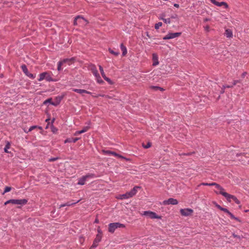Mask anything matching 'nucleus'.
<instances>
[{
	"label": "nucleus",
	"instance_id": "nucleus-1",
	"mask_svg": "<svg viewBox=\"0 0 249 249\" xmlns=\"http://www.w3.org/2000/svg\"><path fill=\"white\" fill-rule=\"evenodd\" d=\"M90 70L91 71L92 73L94 75V76L96 78V80L99 84H103L104 81L101 78L100 74L98 72V70L96 69V67L95 65H91L90 67Z\"/></svg>",
	"mask_w": 249,
	"mask_h": 249
},
{
	"label": "nucleus",
	"instance_id": "nucleus-2",
	"mask_svg": "<svg viewBox=\"0 0 249 249\" xmlns=\"http://www.w3.org/2000/svg\"><path fill=\"white\" fill-rule=\"evenodd\" d=\"M28 202L27 199H10L4 203V205H6L8 204L11 203L12 204L24 205L26 204Z\"/></svg>",
	"mask_w": 249,
	"mask_h": 249
},
{
	"label": "nucleus",
	"instance_id": "nucleus-3",
	"mask_svg": "<svg viewBox=\"0 0 249 249\" xmlns=\"http://www.w3.org/2000/svg\"><path fill=\"white\" fill-rule=\"evenodd\" d=\"M125 225L120 223H110L108 225V231L111 233H113L115 230L119 228H124Z\"/></svg>",
	"mask_w": 249,
	"mask_h": 249
},
{
	"label": "nucleus",
	"instance_id": "nucleus-4",
	"mask_svg": "<svg viewBox=\"0 0 249 249\" xmlns=\"http://www.w3.org/2000/svg\"><path fill=\"white\" fill-rule=\"evenodd\" d=\"M44 79L46 80L47 81H52L53 80L51 76V72H44L40 73L38 80L39 81H41Z\"/></svg>",
	"mask_w": 249,
	"mask_h": 249
},
{
	"label": "nucleus",
	"instance_id": "nucleus-5",
	"mask_svg": "<svg viewBox=\"0 0 249 249\" xmlns=\"http://www.w3.org/2000/svg\"><path fill=\"white\" fill-rule=\"evenodd\" d=\"M95 177V176L93 174H88L86 176H83L82 178H80L78 180V184L79 185H84L85 184V182L89 178H92Z\"/></svg>",
	"mask_w": 249,
	"mask_h": 249
},
{
	"label": "nucleus",
	"instance_id": "nucleus-6",
	"mask_svg": "<svg viewBox=\"0 0 249 249\" xmlns=\"http://www.w3.org/2000/svg\"><path fill=\"white\" fill-rule=\"evenodd\" d=\"M180 35L181 33H169L163 37V39L164 40L173 39L176 37H178Z\"/></svg>",
	"mask_w": 249,
	"mask_h": 249
},
{
	"label": "nucleus",
	"instance_id": "nucleus-7",
	"mask_svg": "<svg viewBox=\"0 0 249 249\" xmlns=\"http://www.w3.org/2000/svg\"><path fill=\"white\" fill-rule=\"evenodd\" d=\"M224 195L225 197L226 198L228 201L231 202V200H233L237 204H239L240 203V201L235 196L231 195L228 193H225Z\"/></svg>",
	"mask_w": 249,
	"mask_h": 249
},
{
	"label": "nucleus",
	"instance_id": "nucleus-8",
	"mask_svg": "<svg viewBox=\"0 0 249 249\" xmlns=\"http://www.w3.org/2000/svg\"><path fill=\"white\" fill-rule=\"evenodd\" d=\"M180 213L181 215L188 216L192 214L193 210L190 208L181 209L180 210Z\"/></svg>",
	"mask_w": 249,
	"mask_h": 249
},
{
	"label": "nucleus",
	"instance_id": "nucleus-9",
	"mask_svg": "<svg viewBox=\"0 0 249 249\" xmlns=\"http://www.w3.org/2000/svg\"><path fill=\"white\" fill-rule=\"evenodd\" d=\"M143 215H146L151 219H160V216L157 215L155 213L151 211H144Z\"/></svg>",
	"mask_w": 249,
	"mask_h": 249
},
{
	"label": "nucleus",
	"instance_id": "nucleus-10",
	"mask_svg": "<svg viewBox=\"0 0 249 249\" xmlns=\"http://www.w3.org/2000/svg\"><path fill=\"white\" fill-rule=\"evenodd\" d=\"M178 204V201L176 199L173 198H170L167 200H165L162 202V204L164 205H177Z\"/></svg>",
	"mask_w": 249,
	"mask_h": 249
},
{
	"label": "nucleus",
	"instance_id": "nucleus-11",
	"mask_svg": "<svg viewBox=\"0 0 249 249\" xmlns=\"http://www.w3.org/2000/svg\"><path fill=\"white\" fill-rule=\"evenodd\" d=\"M102 239V235L100 234H97L96 238L94 240L92 246L93 247H97L98 245V243L101 241Z\"/></svg>",
	"mask_w": 249,
	"mask_h": 249
},
{
	"label": "nucleus",
	"instance_id": "nucleus-12",
	"mask_svg": "<svg viewBox=\"0 0 249 249\" xmlns=\"http://www.w3.org/2000/svg\"><path fill=\"white\" fill-rule=\"evenodd\" d=\"M78 19H80L81 20H83L86 22V24L88 23V21L85 19L83 17L81 16H78L74 18V21H73V25L76 26L78 24Z\"/></svg>",
	"mask_w": 249,
	"mask_h": 249
},
{
	"label": "nucleus",
	"instance_id": "nucleus-13",
	"mask_svg": "<svg viewBox=\"0 0 249 249\" xmlns=\"http://www.w3.org/2000/svg\"><path fill=\"white\" fill-rule=\"evenodd\" d=\"M153 66H156L159 64L158 56L156 53L152 54Z\"/></svg>",
	"mask_w": 249,
	"mask_h": 249
},
{
	"label": "nucleus",
	"instance_id": "nucleus-14",
	"mask_svg": "<svg viewBox=\"0 0 249 249\" xmlns=\"http://www.w3.org/2000/svg\"><path fill=\"white\" fill-rule=\"evenodd\" d=\"M217 185L219 187V188H218V187H215L217 190L215 191V192L216 194H220L225 197L224 194L227 193L224 191V189L223 187H222L220 185L217 184Z\"/></svg>",
	"mask_w": 249,
	"mask_h": 249
},
{
	"label": "nucleus",
	"instance_id": "nucleus-15",
	"mask_svg": "<svg viewBox=\"0 0 249 249\" xmlns=\"http://www.w3.org/2000/svg\"><path fill=\"white\" fill-rule=\"evenodd\" d=\"M139 188H140L139 187L135 186L130 192H128L130 197H132L136 194Z\"/></svg>",
	"mask_w": 249,
	"mask_h": 249
},
{
	"label": "nucleus",
	"instance_id": "nucleus-16",
	"mask_svg": "<svg viewBox=\"0 0 249 249\" xmlns=\"http://www.w3.org/2000/svg\"><path fill=\"white\" fill-rule=\"evenodd\" d=\"M72 90L81 94L83 93L91 94V92L85 89H72Z\"/></svg>",
	"mask_w": 249,
	"mask_h": 249
},
{
	"label": "nucleus",
	"instance_id": "nucleus-17",
	"mask_svg": "<svg viewBox=\"0 0 249 249\" xmlns=\"http://www.w3.org/2000/svg\"><path fill=\"white\" fill-rule=\"evenodd\" d=\"M103 152L105 154H106L111 155L114 156L118 157V158H122V159H124V157H123V156H122L117 154L115 152H112V151H104V150Z\"/></svg>",
	"mask_w": 249,
	"mask_h": 249
},
{
	"label": "nucleus",
	"instance_id": "nucleus-18",
	"mask_svg": "<svg viewBox=\"0 0 249 249\" xmlns=\"http://www.w3.org/2000/svg\"><path fill=\"white\" fill-rule=\"evenodd\" d=\"M74 58L72 57L71 58H66L64 59L61 61L62 62V63L64 64L65 63H67L68 65H70L72 63L74 62Z\"/></svg>",
	"mask_w": 249,
	"mask_h": 249
},
{
	"label": "nucleus",
	"instance_id": "nucleus-19",
	"mask_svg": "<svg viewBox=\"0 0 249 249\" xmlns=\"http://www.w3.org/2000/svg\"><path fill=\"white\" fill-rule=\"evenodd\" d=\"M62 99V97H56L55 98V101L54 102H53L52 103H51V104L53 106H56L60 103Z\"/></svg>",
	"mask_w": 249,
	"mask_h": 249
},
{
	"label": "nucleus",
	"instance_id": "nucleus-20",
	"mask_svg": "<svg viewBox=\"0 0 249 249\" xmlns=\"http://www.w3.org/2000/svg\"><path fill=\"white\" fill-rule=\"evenodd\" d=\"M225 35L228 38H231L232 37V32L231 30L229 29L226 30Z\"/></svg>",
	"mask_w": 249,
	"mask_h": 249
},
{
	"label": "nucleus",
	"instance_id": "nucleus-21",
	"mask_svg": "<svg viewBox=\"0 0 249 249\" xmlns=\"http://www.w3.org/2000/svg\"><path fill=\"white\" fill-rule=\"evenodd\" d=\"M117 198L120 199H125L130 197L129 196L128 192H127L125 194L119 195V196Z\"/></svg>",
	"mask_w": 249,
	"mask_h": 249
},
{
	"label": "nucleus",
	"instance_id": "nucleus-22",
	"mask_svg": "<svg viewBox=\"0 0 249 249\" xmlns=\"http://www.w3.org/2000/svg\"><path fill=\"white\" fill-rule=\"evenodd\" d=\"M215 5H216L217 6H224L225 8H227L228 7V4L226 2H223V1L220 2L217 1Z\"/></svg>",
	"mask_w": 249,
	"mask_h": 249
},
{
	"label": "nucleus",
	"instance_id": "nucleus-23",
	"mask_svg": "<svg viewBox=\"0 0 249 249\" xmlns=\"http://www.w3.org/2000/svg\"><path fill=\"white\" fill-rule=\"evenodd\" d=\"M121 49L123 52L122 54L123 56L125 55L127 53V49L123 45V44H121Z\"/></svg>",
	"mask_w": 249,
	"mask_h": 249
},
{
	"label": "nucleus",
	"instance_id": "nucleus-24",
	"mask_svg": "<svg viewBox=\"0 0 249 249\" xmlns=\"http://www.w3.org/2000/svg\"><path fill=\"white\" fill-rule=\"evenodd\" d=\"M201 185H204V186H214L215 187H218L219 188V187L217 185V183L215 182H213L211 183H202Z\"/></svg>",
	"mask_w": 249,
	"mask_h": 249
},
{
	"label": "nucleus",
	"instance_id": "nucleus-25",
	"mask_svg": "<svg viewBox=\"0 0 249 249\" xmlns=\"http://www.w3.org/2000/svg\"><path fill=\"white\" fill-rule=\"evenodd\" d=\"M21 69L22 70V71L24 72V73L27 75H28V74L29 73L28 72V69H27V67L26 66V65H22L21 66Z\"/></svg>",
	"mask_w": 249,
	"mask_h": 249
},
{
	"label": "nucleus",
	"instance_id": "nucleus-26",
	"mask_svg": "<svg viewBox=\"0 0 249 249\" xmlns=\"http://www.w3.org/2000/svg\"><path fill=\"white\" fill-rule=\"evenodd\" d=\"M228 215L231 219H235L239 222H240V219L238 218L235 217L231 212L229 213Z\"/></svg>",
	"mask_w": 249,
	"mask_h": 249
},
{
	"label": "nucleus",
	"instance_id": "nucleus-27",
	"mask_svg": "<svg viewBox=\"0 0 249 249\" xmlns=\"http://www.w3.org/2000/svg\"><path fill=\"white\" fill-rule=\"evenodd\" d=\"M99 70H100V71L101 72V74L102 77H105L106 74H105V73L104 72V71L103 67L101 65H99Z\"/></svg>",
	"mask_w": 249,
	"mask_h": 249
},
{
	"label": "nucleus",
	"instance_id": "nucleus-28",
	"mask_svg": "<svg viewBox=\"0 0 249 249\" xmlns=\"http://www.w3.org/2000/svg\"><path fill=\"white\" fill-rule=\"evenodd\" d=\"M108 51L110 53H111V54H112L115 56H117L119 54V52H115L113 50H111V49H109Z\"/></svg>",
	"mask_w": 249,
	"mask_h": 249
},
{
	"label": "nucleus",
	"instance_id": "nucleus-29",
	"mask_svg": "<svg viewBox=\"0 0 249 249\" xmlns=\"http://www.w3.org/2000/svg\"><path fill=\"white\" fill-rule=\"evenodd\" d=\"M10 147V144L9 142H8L6 144V145H5V147L4 148V151L6 153H9V151H8V149H9Z\"/></svg>",
	"mask_w": 249,
	"mask_h": 249
},
{
	"label": "nucleus",
	"instance_id": "nucleus-30",
	"mask_svg": "<svg viewBox=\"0 0 249 249\" xmlns=\"http://www.w3.org/2000/svg\"><path fill=\"white\" fill-rule=\"evenodd\" d=\"M63 65L62 62L60 61L58 63V66H57V70L58 71H60L62 70L61 66Z\"/></svg>",
	"mask_w": 249,
	"mask_h": 249
},
{
	"label": "nucleus",
	"instance_id": "nucleus-31",
	"mask_svg": "<svg viewBox=\"0 0 249 249\" xmlns=\"http://www.w3.org/2000/svg\"><path fill=\"white\" fill-rule=\"evenodd\" d=\"M162 22H159L155 25V28L156 29H158L160 27L162 26Z\"/></svg>",
	"mask_w": 249,
	"mask_h": 249
},
{
	"label": "nucleus",
	"instance_id": "nucleus-32",
	"mask_svg": "<svg viewBox=\"0 0 249 249\" xmlns=\"http://www.w3.org/2000/svg\"><path fill=\"white\" fill-rule=\"evenodd\" d=\"M80 201V200L77 201V202H75V203H71L70 202H68L67 203H65V205H66V206H72V205H74L75 204L79 202Z\"/></svg>",
	"mask_w": 249,
	"mask_h": 249
},
{
	"label": "nucleus",
	"instance_id": "nucleus-33",
	"mask_svg": "<svg viewBox=\"0 0 249 249\" xmlns=\"http://www.w3.org/2000/svg\"><path fill=\"white\" fill-rule=\"evenodd\" d=\"M89 129V126H85L82 130H81V132L83 133L87 132Z\"/></svg>",
	"mask_w": 249,
	"mask_h": 249
},
{
	"label": "nucleus",
	"instance_id": "nucleus-34",
	"mask_svg": "<svg viewBox=\"0 0 249 249\" xmlns=\"http://www.w3.org/2000/svg\"><path fill=\"white\" fill-rule=\"evenodd\" d=\"M150 88L152 89H154L155 90H157V89H160V90H163L162 88H160L159 87H157V86H151L150 87Z\"/></svg>",
	"mask_w": 249,
	"mask_h": 249
},
{
	"label": "nucleus",
	"instance_id": "nucleus-35",
	"mask_svg": "<svg viewBox=\"0 0 249 249\" xmlns=\"http://www.w3.org/2000/svg\"><path fill=\"white\" fill-rule=\"evenodd\" d=\"M11 190V187H6L5 188L3 194L10 191Z\"/></svg>",
	"mask_w": 249,
	"mask_h": 249
},
{
	"label": "nucleus",
	"instance_id": "nucleus-36",
	"mask_svg": "<svg viewBox=\"0 0 249 249\" xmlns=\"http://www.w3.org/2000/svg\"><path fill=\"white\" fill-rule=\"evenodd\" d=\"M106 81H107L108 83L111 84L112 83V81L111 80L108 78V77H107L106 76H105V77H103Z\"/></svg>",
	"mask_w": 249,
	"mask_h": 249
},
{
	"label": "nucleus",
	"instance_id": "nucleus-37",
	"mask_svg": "<svg viewBox=\"0 0 249 249\" xmlns=\"http://www.w3.org/2000/svg\"><path fill=\"white\" fill-rule=\"evenodd\" d=\"M36 127L37 126L36 125L32 126L31 127H30V128L29 129L28 131H26L25 130V132L26 133H28L29 132H30L32 130H33V129H34L35 128H36Z\"/></svg>",
	"mask_w": 249,
	"mask_h": 249
},
{
	"label": "nucleus",
	"instance_id": "nucleus-38",
	"mask_svg": "<svg viewBox=\"0 0 249 249\" xmlns=\"http://www.w3.org/2000/svg\"><path fill=\"white\" fill-rule=\"evenodd\" d=\"M162 19L166 23H170L171 21L170 18H162Z\"/></svg>",
	"mask_w": 249,
	"mask_h": 249
},
{
	"label": "nucleus",
	"instance_id": "nucleus-39",
	"mask_svg": "<svg viewBox=\"0 0 249 249\" xmlns=\"http://www.w3.org/2000/svg\"><path fill=\"white\" fill-rule=\"evenodd\" d=\"M27 76H28V77H29L30 78H32V79H34L35 77V76L33 74L30 73H29L28 74V75H27Z\"/></svg>",
	"mask_w": 249,
	"mask_h": 249
},
{
	"label": "nucleus",
	"instance_id": "nucleus-40",
	"mask_svg": "<svg viewBox=\"0 0 249 249\" xmlns=\"http://www.w3.org/2000/svg\"><path fill=\"white\" fill-rule=\"evenodd\" d=\"M78 23L79 24H81L82 25H86V22L83 20H81L80 19H78Z\"/></svg>",
	"mask_w": 249,
	"mask_h": 249
},
{
	"label": "nucleus",
	"instance_id": "nucleus-41",
	"mask_svg": "<svg viewBox=\"0 0 249 249\" xmlns=\"http://www.w3.org/2000/svg\"><path fill=\"white\" fill-rule=\"evenodd\" d=\"M79 139V138H72L71 139V141H72V142L75 143Z\"/></svg>",
	"mask_w": 249,
	"mask_h": 249
},
{
	"label": "nucleus",
	"instance_id": "nucleus-42",
	"mask_svg": "<svg viewBox=\"0 0 249 249\" xmlns=\"http://www.w3.org/2000/svg\"><path fill=\"white\" fill-rule=\"evenodd\" d=\"M240 80H234L233 84H232V86H233L236 85L237 83H240Z\"/></svg>",
	"mask_w": 249,
	"mask_h": 249
},
{
	"label": "nucleus",
	"instance_id": "nucleus-43",
	"mask_svg": "<svg viewBox=\"0 0 249 249\" xmlns=\"http://www.w3.org/2000/svg\"><path fill=\"white\" fill-rule=\"evenodd\" d=\"M222 211L224 212L225 213H227L228 214H229V213H230V212L229 211V210L226 208H223L222 210Z\"/></svg>",
	"mask_w": 249,
	"mask_h": 249
},
{
	"label": "nucleus",
	"instance_id": "nucleus-44",
	"mask_svg": "<svg viewBox=\"0 0 249 249\" xmlns=\"http://www.w3.org/2000/svg\"><path fill=\"white\" fill-rule=\"evenodd\" d=\"M233 87L232 85H224L223 86V88L224 89H226V88H232Z\"/></svg>",
	"mask_w": 249,
	"mask_h": 249
},
{
	"label": "nucleus",
	"instance_id": "nucleus-45",
	"mask_svg": "<svg viewBox=\"0 0 249 249\" xmlns=\"http://www.w3.org/2000/svg\"><path fill=\"white\" fill-rule=\"evenodd\" d=\"M232 236H233V237H234V238H238L239 239H240L241 238V236H238V235H236V234H234V233H233V234H232Z\"/></svg>",
	"mask_w": 249,
	"mask_h": 249
},
{
	"label": "nucleus",
	"instance_id": "nucleus-46",
	"mask_svg": "<svg viewBox=\"0 0 249 249\" xmlns=\"http://www.w3.org/2000/svg\"><path fill=\"white\" fill-rule=\"evenodd\" d=\"M53 102H52V99L51 98H49L47 100H46L45 102H44V104L46 103H50L51 104V103H52Z\"/></svg>",
	"mask_w": 249,
	"mask_h": 249
},
{
	"label": "nucleus",
	"instance_id": "nucleus-47",
	"mask_svg": "<svg viewBox=\"0 0 249 249\" xmlns=\"http://www.w3.org/2000/svg\"><path fill=\"white\" fill-rule=\"evenodd\" d=\"M82 133H83V132H81V130H80V131H76L75 132L74 135L76 136V135H78L82 134Z\"/></svg>",
	"mask_w": 249,
	"mask_h": 249
},
{
	"label": "nucleus",
	"instance_id": "nucleus-48",
	"mask_svg": "<svg viewBox=\"0 0 249 249\" xmlns=\"http://www.w3.org/2000/svg\"><path fill=\"white\" fill-rule=\"evenodd\" d=\"M151 146V143L149 142L147 143V144L146 146H144V147L145 148H148L150 147Z\"/></svg>",
	"mask_w": 249,
	"mask_h": 249
},
{
	"label": "nucleus",
	"instance_id": "nucleus-49",
	"mask_svg": "<svg viewBox=\"0 0 249 249\" xmlns=\"http://www.w3.org/2000/svg\"><path fill=\"white\" fill-rule=\"evenodd\" d=\"M72 142L71 139H67L65 141V143Z\"/></svg>",
	"mask_w": 249,
	"mask_h": 249
},
{
	"label": "nucleus",
	"instance_id": "nucleus-50",
	"mask_svg": "<svg viewBox=\"0 0 249 249\" xmlns=\"http://www.w3.org/2000/svg\"><path fill=\"white\" fill-rule=\"evenodd\" d=\"M210 1L213 3V4L215 5L217 1L216 0H210Z\"/></svg>",
	"mask_w": 249,
	"mask_h": 249
},
{
	"label": "nucleus",
	"instance_id": "nucleus-51",
	"mask_svg": "<svg viewBox=\"0 0 249 249\" xmlns=\"http://www.w3.org/2000/svg\"><path fill=\"white\" fill-rule=\"evenodd\" d=\"M216 207L218 209H219V210H222L223 208L222 207H221L220 205H216Z\"/></svg>",
	"mask_w": 249,
	"mask_h": 249
},
{
	"label": "nucleus",
	"instance_id": "nucleus-52",
	"mask_svg": "<svg viewBox=\"0 0 249 249\" xmlns=\"http://www.w3.org/2000/svg\"><path fill=\"white\" fill-rule=\"evenodd\" d=\"M246 74H247L246 72H243L242 74V78H244L246 75Z\"/></svg>",
	"mask_w": 249,
	"mask_h": 249
},
{
	"label": "nucleus",
	"instance_id": "nucleus-53",
	"mask_svg": "<svg viewBox=\"0 0 249 249\" xmlns=\"http://www.w3.org/2000/svg\"><path fill=\"white\" fill-rule=\"evenodd\" d=\"M56 158H53V159H50L49 161H54L56 160Z\"/></svg>",
	"mask_w": 249,
	"mask_h": 249
},
{
	"label": "nucleus",
	"instance_id": "nucleus-54",
	"mask_svg": "<svg viewBox=\"0 0 249 249\" xmlns=\"http://www.w3.org/2000/svg\"><path fill=\"white\" fill-rule=\"evenodd\" d=\"M98 234H100L101 233V235H102V232H101V230L100 229H98Z\"/></svg>",
	"mask_w": 249,
	"mask_h": 249
},
{
	"label": "nucleus",
	"instance_id": "nucleus-55",
	"mask_svg": "<svg viewBox=\"0 0 249 249\" xmlns=\"http://www.w3.org/2000/svg\"><path fill=\"white\" fill-rule=\"evenodd\" d=\"M224 89L223 88V89H222V90L221 91V93H223L224 92Z\"/></svg>",
	"mask_w": 249,
	"mask_h": 249
},
{
	"label": "nucleus",
	"instance_id": "nucleus-56",
	"mask_svg": "<svg viewBox=\"0 0 249 249\" xmlns=\"http://www.w3.org/2000/svg\"><path fill=\"white\" fill-rule=\"evenodd\" d=\"M65 206H66V205H65V204H62L60 206V207H65Z\"/></svg>",
	"mask_w": 249,
	"mask_h": 249
},
{
	"label": "nucleus",
	"instance_id": "nucleus-57",
	"mask_svg": "<svg viewBox=\"0 0 249 249\" xmlns=\"http://www.w3.org/2000/svg\"><path fill=\"white\" fill-rule=\"evenodd\" d=\"M174 6H175L176 7H178L179 5L178 4H174Z\"/></svg>",
	"mask_w": 249,
	"mask_h": 249
},
{
	"label": "nucleus",
	"instance_id": "nucleus-58",
	"mask_svg": "<svg viewBox=\"0 0 249 249\" xmlns=\"http://www.w3.org/2000/svg\"><path fill=\"white\" fill-rule=\"evenodd\" d=\"M96 247H93V246L92 245L91 246V247L89 248V249H94L95 248H96Z\"/></svg>",
	"mask_w": 249,
	"mask_h": 249
},
{
	"label": "nucleus",
	"instance_id": "nucleus-59",
	"mask_svg": "<svg viewBox=\"0 0 249 249\" xmlns=\"http://www.w3.org/2000/svg\"><path fill=\"white\" fill-rule=\"evenodd\" d=\"M96 247H93V246L92 245L91 246V247L89 248V249H94L95 248H96Z\"/></svg>",
	"mask_w": 249,
	"mask_h": 249
},
{
	"label": "nucleus",
	"instance_id": "nucleus-60",
	"mask_svg": "<svg viewBox=\"0 0 249 249\" xmlns=\"http://www.w3.org/2000/svg\"><path fill=\"white\" fill-rule=\"evenodd\" d=\"M241 154H238V153H237V154H236V156H237V157H238V156H239L240 155H241Z\"/></svg>",
	"mask_w": 249,
	"mask_h": 249
},
{
	"label": "nucleus",
	"instance_id": "nucleus-61",
	"mask_svg": "<svg viewBox=\"0 0 249 249\" xmlns=\"http://www.w3.org/2000/svg\"><path fill=\"white\" fill-rule=\"evenodd\" d=\"M95 222H96V223H97V222H98L97 220H95Z\"/></svg>",
	"mask_w": 249,
	"mask_h": 249
}]
</instances>
